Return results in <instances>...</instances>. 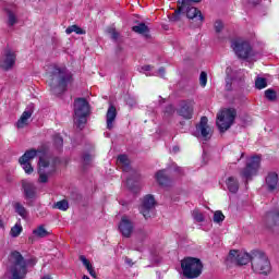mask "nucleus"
<instances>
[{
  "label": "nucleus",
  "mask_w": 279,
  "mask_h": 279,
  "mask_svg": "<svg viewBox=\"0 0 279 279\" xmlns=\"http://www.w3.org/2000/svg\"><path fill=\"white\" fill-rule=\"evenodd\" d=\"M0 228H3V220L0 219Z\"/></svg>",
  "instance_id": "52"
},
{
  "label": "nucleus",
  "mask_w": 279,
  "mask_h": 279,
  "mask_svg": "<svg viewBox=\"0 0 279 279\" xmlns=\"http://www.w3.org/2000/svg\"><path fill=\"white\" fill-rule=\"evenodd\" d=\"M267 228H274V226H279V211H269L265 217Z\"/></svg>",
  "instance_id": "23"
},
{
  "label": "nucleus",
  "mask_w": 279,
  "mask_h": 279,
  "mask_svg": "<svg viewBox=\"0 0 279 279\" xmlns=\"http://www.w3.org/2000/svg\"><path fill=\"white\" fill-rule=\"evenodd\" d=\"M146 75H150L149 73H146Z\"/></svg>",
  "instance_id": "55"
},
{
  "label": "nucleus",
  "mask_w": 279,
  "mask_h": 279,
  "mask_svg": "<svg viewBox=\"0 0 279 279\" xmlns=\"http://www.w3.org/2000/svg\"><path fill=\"white\" fill-rule=\"evenodd\" d=\"M52 208H57L58 210H69V202L66 199L59 201L53 204Z\"/></svg>",
  "instance_id": "32"
},
{
  "label": "nucleus",
  "mask_w": 279,
  "mask_h": 279,
  "mask_svg": "<svg viewBox=\"0 0 279 279\" xmlns=\"http://www.w3.org/2000/svg\"><path fill=\"white\" fill-rule=\"evenodd\" d=\"M174 112H175V109L171 105H169L168 107H166L165 116L169 117V116L173 114Z\"/></svg>",
  "instance_id": "44"
},
{
  "label": "nucleus",
  "mask_w": 279,
  "mask_h": 279,
  "mask_svg": "<svg viewBox=\"0 0 279 279\" xmlns=\"http://www.w3.org/2000/svg\"><path fill=\"white\" fill-rule=\"evenodd\" d=\"M33 234L37 239H45L49 236V231H47V229H45V226L41 225L37 227L35 230H33Z\"/></svg>",
  "instance_id": "29"
},
{
  "label": "nucleus",
  "mask_w": 279,
  "mask_h": 279,
  "mask_svg": "<svg viewBox=\"0 0 279 279\" xmlns=\"http://www.w3.org/2000/svg\"><path fill=\"white\" fill-rule=\"evenodd\" d=\"M10 263L11 279H25L27 277V262L19 251L11 253Z\"/></svg>",
  "instance_id": "3"
},
{
  "label": "nucleus",
  "mask_w": 279,
  "mask_h": 279,
  "mask_svg": "<svg viewBox=\"0 0 279 279\" xmlns=\"http://www.w3.org/2000/svg\"><path fill=\"white\" fill-rule=\"evenodd\" d=\"M156 180L161 186H167V184H169V175L167 174V170H159L156 173Z\"/></svg>",
  "instance_id": "25"
},
{
  "label": "nucleus",
  "mask_w": 279,
  "mask_h": 279,
  "mask_svg": "<svg viewBox=\"0 0 279 279\" xmlns=\"http://www.w3.org/2000/svg\"><path fill=\"white\" fill-rule=\"evenodd\" d=\"M23 232V227L21 225H15L11 231L10 234L13 236V239H16L21 233Z\"/></svg>",
  "instance_id": "35"
},
{
  "label": "nucleus",
  "mask_w": 279,
  "mask_h": 279,
  "mask_svg": "<svg viewBox=\"0 0 279 279\" xmlns=\"http://www.w3.org/2000/svg\"><path fill=\"white\" fill-rule=\"evenodd\" d=\"M117 163L119 167H122V171H125L126 173L128 171H131L130 159L125 155H120L118 157Z\"/></svg>",
  "instance_id": "26"
},
{
  "label": "nucleus",
  "mask_w": 279,
  "mask_h": 279,
  "mask_svg": "<svg viewBox=\"0 0 279 279\" xmlns=\"http://www.w3.org/2000/svg\"><path fill=\"white\" fill-rule=\"evenodd\" d=\"M178 114L183 117V119H193V102L184 101L181 104Z\"/></svg>",
  "instance_id": "19"
},
{
  "label": "nucleus",
  "mask_w": 279,
  "mask_h": 279,
  "mask_svg": "<svg viewBox=\"0 0 279 279\" xmlns=\"http://www.w3.org/2000/svg\"><path fill=\"white\" fill-rule=\"evenodd\" d=\"M231 48L235 56L242 60H247V58L252 56V46L250 45V41L242 38L233 39L231 41Z\"/></svg>",
  "instance_id": "8"
},
{
  "label": "nucleus",
  "mask_w": 279,
  "mask_h": 279,
  "mask_svg": "<svg viewBox=\"0 0 279 279\" xmlns=\"http://www.w3.org/2000/svg\"><path fill=\"white\" fill-rule=\"evenodd\" d=\"M181 269L185 278L195 279L202 276V271H204V264L202 263V259L197 257H185L181 262Z\"/></svg>",
  "instance_id": "4"
},
{
  "label": "nucleus",
  "mask_w": 279,
  "mask_h": 279,
  "mask_svg": "<svg viewBox=\"0 0 279 279\" xmlns=\"http://www.w3.org/2000/svg\"><path fill=\"white\" fill-rule=\"evenodd\" d=\"M126 185L128 187L133 191L134 193H136V190L134 189V185H132V179H128L126 180Z\"/></svg>",
  "instance_id": "46"
},
{
  "label": "nucleus",
  "mask_w": 279,
  "mask_h": 279,
  "mask_svg": "<svg viewBox=\"0 0 279 279\" xmlns=\"http://www.w3.org/2000/svg\"><path fill=\"white\" fill-rule=\"evenodd\" d=\"M90 114V105L85 98L74 100V123L78 130H84Z\"/></svg>",
  "instance_id": "2"
},
{
  "label": "nucleus",
  "mask_w": 279,
  "mask_h": 279,
  "mask_svg": "<svg viewBox=\"0 0 279 279\" xmlns=\"http://www.w3.org/2000/svg\"><path fill=\"white\" fill-rule=\"evenodd\" d=\"M156 206V199L154 198L153 195H146L142 202V205L140 207V213L145 217V219H148L149 217V211L151 208Z\"/></svg>",
  "instance_id": "15"
},
{
  "label": "nucleus",
  "mask_w": 279,
  "mask_h": 279,
  "mask_svg": "<svg viewBox=\"0 0 279 279\" xmlns=\"http://www.w3.org/2000/svg\"><path fill=\"white\" fill-rule=\"evenodd\" d=\"M73 32L75 34H77L78 36H83L84 34H86V31H84L82 27L77 26V25H71L65 29V34H73Z\"/></svg>",
  "instance_id": "30"
},
{
  "label": "nucleus",
  "mask_w": 279,
  "mask_h": 279,
  "mask_svg": "<svg viewBox=\"0 0 279 279\" xmlns=\"http://www.w3.org/2000/svg\"><path fill=\"white\" fill-rule=\"evenodd\" d=\"M196 132L204 141H208L213 136V129L208 125L207 117L201 118L199 123L196 125Z\"/></svg>",
  "instance_id": "13"
},
{
  "label": "nucleus",
  "mask_w": 279,
  "mask_h": 279,
  "mask_svg": "<svg viewBox=\"0 0 279 279\" xmlns=\"http://www.w3.org/2000/svg\"><path fill=\"white\" fill-rule=\"evenodd\" d=\"M22 189L24 192V196L26 199H34L36 197V185L34 182L27 181V180H22L21 181Z\"/></svg>",
  "instance_id": "17"
},
{
  "label": "nucleus",
  "mask_w": 279,
  "mask_h": 279,
  "mask_svg": "<svg viewBox=\"0 0 279 279\" xmlns=\"http://www.w3.org/2000/svg\"><path fill=\"white\" fill-rule=\"evenodd\" d=\"M32 114H34V105H29L26 110L22 113L21 118L19 119L16 125L19 129L25 128L27 125V121L32 119Z\"/></svg>",
  "instance_id": "20"
},
{
  "label": "nucleus",
  "mask_w": 279,
  "mask_h": 279,
  "mask_svg": "<svg viewBox=\"0 0 279 279\" xmlns=\"http://www.w3.org/2000/svg\"><path fill=\"white\" fill-rule=\"evenodd\" d=\"M56 167H57L56 158L49 157V156L39 157V161H38L39 184H47V182H49V178H51V175L56 173Z\"/></svg>",
  "instance_id": "5"
},
{
  "label": "nucleus",
  "mask_w": 279,
  "mask_h": 279,
  "mask_svg": "<svg viewBox=\"0 0 279 279\" xmlns=\"http://www.w3.org/2000/svg\"><path fill=\"white\" fill-rule=\"evenodd\" d=\"M108 34L111 35L112 40H119V32L114 28H108Z\"/></svg>",
  "instance_id": "42"
},
{
  "label": "nucleus",
  "mask_w": 279,
  "mask_h": 279,
  "mask_svg": "<svg viewBox=\"0 0 279 279\" xmlns=\"http://www.w3.org/2000/svg\"><path fill=\"white\" fill-rule=\"evenodd\" d=\"M191 1H193V3H199V1H202V0H181V2L179 1V3H181V5L170 16V21H172V22L180 21V14H182V12H184V7L189 5L191 3Z\"/></svg>",
  "instance_id": "22"
},
{
  "label": "nucleus",
  "mask_w": 279,
  "mask_h": 279,
  "mask_svg": "<svg viewBox=\"0 0 279 279\" xmlns=\"http://www.w3.org/2000/svg\"><path fill=\"white\" fill-rule=\"evenodd\" d=\"M265 184H266L267 191H269V193H275V191H279L278 173L269 172L266 175Z\"/></svg>",
  "instance_id": "18"
},
{
  "label": "nucleus",
  "mask_w": 279,
  "mask_h": 279,
  "mask_svg": "<svg viewBox=\"0 0 279 279\" xmlns=\"http://www.w3.org/2000/svg\"><path fill=\"white\" fill-rule=\"evenodd\" d=\"M80 260L83 263L84 267H86L87 271H93V264L86 258V256L81 255Z\"/></svg>",
  "instance_id": "37"
},
{
  "label": "nucleus",
  "mask_w": 279,
  "mask_h": 279,
  "mask_svg": "<svg viewBox=\"0 0 279 279\" xmlns=\"http://www.w3.org/2000/svg\"><path fill=\"white\" fill-rule=\"evenodd\" d=\"M183 10H186V16L191 21H195L196 25H202L204 23V15H202V11L197 10L195 7H183Z\"/></svg>",
  "instance_id": "16"
},
{
  "label": "nucleus",
  "mask_w": 279,
  "mask_h": 279,
  "mask_svg": "<svg viewBox=\"0 0 279 279\" xmlns=\"http://www.w3.org/2000/svg\"><path fill=\"white\" fill-rule=\"evenodd\" d=\"M258 169H260V156H253L247 162L246 167L241 171L242 178L250 180L252 175H256L258 173Z\"/></svg>",
  "instance_id": "10"
},
{
  "label": "nucleus",
  "mask_w": 279,
  "mask_h": 279,
  "mask_svg": "<svg viewBox=\"0 0 279 279\" xmlns=\"http://www.w3.org/2000/svg\"><path fill=\"white\" fill-rule=\"evenodd\" d=\"M15 64L16 52L11 49L4 50V52L0 57V69H2V71H11V69H14Z\"/></svg>",
  "instance_id": "11"
},
{
  "label": "nucleus",
  "mask_w": 279,
  "mask_h": 279,
  "mask_svg": "<svg viewBox=\"0 0 279 279\" xmlns=\"http://www.w3.org/2000/svg\"><path fill=\"white\" fill-rule=\"evenodd\" d=\"M255 87H256L258 90H263V88H267V78L257 77V78L255 80Z\"/></svg>",
  "instance_id": "33"
},
{
  "label": "nucleus",
  "mask_w": 279,
  "mask_h": 279,
  "mask_svg": "<svg viewBox=\"0 0 279 279\" xmlns=\"http://www.w3.org/2000/svg\"><path fill=\"white\" fill-rule=\"evenodd\" d=\"M149 236V233L143 229L137 230V239L138 241H145V238Z\"/></svg>",
  "instance_id": "40"
},
{
  "label": "nucleus",
  "mask_w": 279,
  "mask_h": 279,
  "mask_svg": "<svg viewBox=\"0 0 279 279\" xmlns=\"http://www.w3.org/2000/svg\"><path fill=\"white\" fill-rule=\"evenodd\" d=\"M172 151H174V154H178V151H180V147L174 146V147L172 148Z\"/></svg>",
  "instance_id": "50"
},
{
  "label": "nucleus",
  "mask_w": 279,
  "mask_h": 279,
  "mask_svg": "<svg viewBox=\"0 0 279 279\" xmlns=\"http://www.w3.org/2000/svg\"><path fill=\"white\" fill-rule=\"evenodd\" d=\"M7 10V15H8V26L9 27H14V25H16L17 20H16V14H14L12 12V10L10 9H5Z\"/></svg>",
  "instance_id": "31"
},
{
  "label": "nucleus",
  "mask_w": 279,
  "mask_h": 279,
  "mask_svg": "<svg viewBox=\"0 0 279 279\" xmlns=\"http://www.w3.org/2000/svg\"><path fill=\"white\" fill-rule=\"evenodd\" d=\"M265 97L268 101H276L278 95L276 94V90L269 88L265 90Z\"/></svg>",
  "instance_id": "34"
},
{
  "label": "nucleus",
  "mask_w": 279,
  "mask_h": 279,
  "mask_svg": "<svg viewBox=\"0 0 279 279\" xmlns=\"http://www.w3.org/2000/svg\"><path fill=\"white\" fill-rule=\"evenodd\" d=\"M226 184L230 193H236L239 191V181L234 177H229Z\"/></svg>",
  "instance_id": "28"
},
{
  "label": "nucleus",
  "mask_w": 279,
  "mask_h": 279,
  "mask_svg": "<svg viewBox=\"0 0 279 279\" xmlns=\"http://www.w3.org/2000/svg\"><path fill=\"white\" fill-rule=\"evenodd\" d=\"M158 74H159L160 77H165V68H160L158 70Z\"/></svg>",
  "instance_id": "48"
},
{
  "label": "nucleus",
  "mask_w": 279,
  "mask_h": 279,
  "mask_svg": "<svg viewBox=\"0 0 279 279\" xmlns=\"http://www.w3.org/2000/svg\"><path fill=\"white\" fill-rule=\"evenodd\" d=\"M214 27H215V32L217 34H220V32H222V29H223V22H221V21L215 22Z\"/></svg>",
  "instance_id": "41"
},
{
  "label": "nucleus",
  "mask_w": 279,
  "mask_h": 279,
  "mask_svg": "<svg viewBox=\"0 0 279 279\" xmlns=\"http://www.w3.org/2000/svg\"><path fill=\"white\" fill-rule=\"evenodd\" d=\"M142 71H144V72L151 71V65H144V66H142Z\"/></svg>",
  "instance_id": "47"
},
{
  "label": "nucleus",
  "mask_w": 279,
  "mask_h": 279,
  "mask_svg": "<svg viewBox=\"0 0 279 279\" xmlns=\"http://www.w3.org/2000/svg\"><path fill=\"white\" fill-rule=\"evenodd\" d=\"M243 156H244V154L242 153V154H241V158H243Z\"/></svg>",
  "instance_id": "54"
},
{
  "label": "nucleus",
  "mask_w": 279,
  "mask_h": 279,
  "mask_svg": "<svg viewBox=\"0 0 279 279\" xmlns=\"http://www.w3.org/2000/svg\"><path fill=\"white\" fill-rule=\"evenodd\" d=\"M93 161V156L86 154L83 156V162L84 165H90V162Z\"/></svg>",
  "instance_id": "45"
},
{
  "label": "nucleus",
  "mask_w": 279,
  "mask_h": 279,
  "mask_svg": "<svg viewBox=\"0 0 279 279\" xmlns=\"http://www.w3.org/2000/svg\"><path fill=\"white\" fill-rule=\"evenodd\" d=\"M38 155V150L36 149H31L27 150L20 159L19 162L24 169L25 173L28 175L34 173V167H32V163L29 162L31 160H34V157Z\"/></svg>",
  "instance_id": "12"
},
{
  "label": "nucleus",
  "mask_w": 279,
  "mask_h": 279,
  "mask_svg": "<svg viewBox=\"0 0 279 279\" xmlns=\"http://www.w3.org/2000/svg\"><path fill=\"white\" fill-rule=\"evenodd\" d=\"M192 216H193V219L197 221V223H202L205 220L204 214H202L197 209L192 213Z\"/></svg>",
  "instance_id": "36"
},
{
  "label": "nucleus",
  "mask_w": 279,
  "mask_h": 279,
  "mask_svg": "<svg viewBox=\"0 0 279 279\" xmlns=\"http://www.w3.org/2000/svg\"><path fill=\"white\" fill-rule=\"evenodd\" d=\"M13 208L15 213L19 214L20 217H22V219H27L29 214L27 213V209L25 208V206H23V204L16 202L13 204Z\"/></svg>",
  "instance_id": "27"
},
{
  "label": "nucleus",
  "mask_w": 279,
  "mask_h": 279,
  "mask_svg": "<svg viewBox=\"0 0 279 279\" xmlns=\"http://www.w3.org/2000/svg\"><path fill=\"white\" fill-rule=\"evenodd\" d=\"M227 263H232L233 265L239 266L247 265L248 263H252V253L250 255L243 251L232 250L229 252Z\"/></svg>",
  "instance_id": "9"
},
{
  "label": "nucleus",
  "mask_w": 279,
  "mask_h": 279,
  "mask_svg": "<svg viewBox=\"0 0 279 279\" xmlns=\"http://www.w3.org/2000/svg\"><path fill=\"white\" fill-rule=\"evenodd\" d=\"M54 145L56 147H62V145H64V140H62V136L60 135L54 136Z\"/></svg>",
  "instance_id": "43"
},
{
  "label": "nucleus",
  "mask_w": 279,
  "mask_h": 279,
  "mask_svg": "<svg viewBox=\"0 0 279 279\" xmlns=\"http://www.w3.org/2000/svg\"><path fill=\"white\" fill-rule=\"evenodd\" d=\"M252 269L255 274H263L267 276L269 271H271V264L269 263V258L267 255L260 251H253L252 252Z\"/></svg>",
  "instance_id": "6"
},
{
  "label": "nucleus",
  "mask_w": 279,
  "mask_h": 279,
  "mask_svg": "<svg viewBox=\"0 0 279 279\" xmlns=\"http://www.w3.org/2000/svg\"><path fill=\"white\" fill-rule=\"evenodd\" d=\"M106 121L107 129L112 130V128H114V121H117V107H114L113 105H110L107 110Z\"/></svg>",
  "instance_id": "21"
},
{
  "label": "nucleus",
  "mask_w": 279,
  "mask_h": 279,
  "mask_svg": "<svg viewBox=\"0 0 279 279\" xmlns=\"http://www.w3.org/2000/svg\"><path fill=\"white\" fill-rule=\"evenodd\" d=\"M236 119V109L229 108L223 109L217 114V128L220 132H227L232 128L234 120Z\"/></svg>",
  "instance_id": "7"
},
{
  "label": "nucleus",
  "mask_w": 279,
  "mask_h": 279,
  "mask_svg": "<svg viewBox=\"0 0 279 279\" xmlns=\"http://www.w3.org/2000/svg\"><path fill=\"white\" fill-rule=\"evenodd\" d=\"M119 230L122 236L130 239V236H132V232H134V222H132L128 216H122Z\"/></svg>",
  "instance_id": "14"
},
{
  "label": "nucleus",
  "mask_w": 279,
  "mask_h": 279,
  "mask_svg": "<svg viewBox=\"0 0 279 279\" xmlns=\"http://www.w3.org/2000/svg\"><path fill=\"white\" fill-rule=\"evenodd\" d=\"M132 31L135 32V34L145 36V38H149V27H147L145 23H140L138 25L133 26Z\"/></svg>",
  "instance_id": "24"
},
{
  "label": "nucleus",
  "mask_w": 279,
  "mask_h": 279,
  "mask_svg": "<svg viewBox=\"0 0 279 279\" xmlns=\"http://www.w3.org/2000/svg\"><path fill=\"white\" fill-rule=\"evenodd\" d=\"M125 260H126L128 265H130L132 263V259H130V258H126Z\"/></svg>",
  "instance_id": "51"
},
{
  "label": "nucleus",
  "mask_w": 279,
  "mask_h": 279,
  "mask_svg": "<svg viewBox=\"0 0 279 279\" xmlns=\"http://www.w3.org/2000/svg\"><path fill=\"white\" fill-rule=\"evenodd\" d=\"M199 84L204 88L206 87V84H208V74L206 72H202L199 75Z\"/></svg>",
  "instance_id": "38"
},
{
  "label": "nucleus",
  "mask_w": 279,
  "mask_h": 279,
  "mask_svg": "<svg viewBox=\"0 0 279 279\" xmlns=\"http://www.w3.org/2000/svg\"><path fill=\"white\" fill-rule=\"evenodd\" d=\"M88 274L92 276V278H97V272H95V269L90 270Z\"/></svg>",
  "instance_id": "49"
},
{
  "label": "nucleus",
  "mask_w": 279,
  "mask_h": 279,
  "mask_svg": "<svg viewBox=\"0 0 279 279\" xmlns=\"http://www.w3.org/2000/svg\"><path fill=\"white\" fill-rule=\"evenodd\" d=\"M73 75L62 64H51L48 70V86L53 95H62L66 90V86L71 84Z\"/></svg>",
  "instance_id": "1"
},
{
  "label": "nucleus",
  "mask_w": 279,
  "mask_h": 279,
  "mask_svg": "<svg viewBox=\"0 0 279 279\" xmlns=\"http://www.w3.org/2000/svg\"><path fill=\"white\" fill-rule=\"evenodd\" d=\"M83 279H90V278H89L88 276H86V275H85V276H83Z\"/></svg>",
  "instance_id": "53"
},
{
  "label": "nucleus",
  "mask_w": 279,
  "mask_h": 279,
  "mask_svg": "<svg viewBox=\"0 0 279 279\" xmlns=\"http://www.w3.org/2000/svg\"><path fill=\"white\" fill-rule=\"evenodd\" d=\"M223 219H226V216H223V213L216 211L214 214V221H215V223H221V221H223Z\"/></svg>",
  "instance_id": "39"
}]
</instances>
